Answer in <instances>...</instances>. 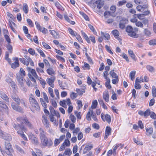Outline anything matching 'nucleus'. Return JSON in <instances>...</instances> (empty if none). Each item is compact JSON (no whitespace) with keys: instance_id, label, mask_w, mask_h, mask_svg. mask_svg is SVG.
I'll use <instances>...</instances> for the list:
<instances>
[{"instance_id":"nucleus-9","label":"nucleus","mask_w":156,"mask_h":156,"mask_svg":"<svg viewBox=\"0 0 156 156\" xmlns=\"http://www.w3.org/2000/svg\"><path fill=\"white\" fill-rule=\"evenodd\" d=\"M75 126L74 123L70 124L69 126V129L72 131V133L74 135H76L78 134L80 131V128L77 127L75 128Z\"/></svg>"},{"instance_id":"nucleus-18","label":"nucleus","mask_w":156,"mask_h":156,"mask_svg":"<svg viewBox=\"0 0 156 156\" xmlns=\"http://www.w3.org/2000/svg\"><path fill=\"white\" fill-rule=\"evenodd\" d=\"M65 135H63L60 136L59 139L56 138L55 140L54 145L55 147L58 146L65 138Z\"/></svg>"},{"instance_id":"nucleus-22","label":"nucleus","mask_w":156,"mask_h":156,"mask_svg":"<svg viewBox=\"0 0 156 156\" xmlns=\"http://www.w3.org/2000/svg\"><path fill=\"white\" fill-rule=\"evenodd\" d=\"M11 107L14 110L19 112H21L23 110L21 107L17 105L14 102L12 103Z\"/></svg>"},{"instance_id":"nucleus-17","label":"nucleus","mask_w":156,"mask_h":156,"mask_svg":"<svg viewBox=\"0 0 156 156\" xmlns=\"http://www.w3.org/2000/svg\"><path fill=\"white\" fill-rule=\"evenodd\" d=\"M102 97L104 100L107 103L109 102V92L108 90H106L104 91L102 94Z\"/></svg>"},{"instance_id":"nucleus-45","label":"nucleus","mask_w":156,"mask_h":156,"mask_svg":"<svg viewBox=\"0 0 156 156\" xmlns=\"http://www.w3.org/2000/svg\"><path fill=\"white\" fill-rule=\"evenodd\" d=\"M72 154V151L69 148L66 149L63 154V155L70 156Z\"/></svg>"},{"instance_id":"nucleus-35","label":"nucleus","mask_w":156,"mask_h":156,"mask_svg":"<svg viewBox=\"0 0 156 156\" xmlns=\"http://www.w3.org/2000/svg\"><path fill=\"white\" fill-rule=\"evenodd\" d=\"M144 35L147 37H150L151 34V31L147 28H145L144 29Z\"/></svg>"},{"instance_id":"nucleus-12","label":"nucleus","mask_w":156,"mask_h":156,"mask_svg":"<svg viewBox=\"0 0 156 156\" xmlns=\"http://www.w3.org/2000/svg\"><path fill=\"white\" fill-rule=\"evenodd\" d=\"M16 79L19 83V84L21 87H23L24 84L25 83V80H23L24 77L21 74L17 73L16 74Z\"/></svg>"},{"instance_id":"nucleus-2","label":"nucleus","mask_w":156,"mask_h":156,"mask_svg":"<svg viewBox=\"0 0 156 156\" xmlns=\"http://www.w3.org/2000/svg\"><path fill=\"white\" fill-rule=\"evenodd\" d=\"M13 126L16 130H17V133L19 134L25 140H27V139L24 134L23 131H25L26 129L23 125H20L14 123Z\"/></svg>"},{"instance_id":"nucleus-36","label":"nucleus","mask_w":156,"mask_h":156,"mask_svg":"<svg viewBox=\"0 0 156 156\" xmlns=\"http://www.w3.org/2000/svg\"><path fill=\"white\" fill-rule=\"evenodd\" d=\"M55 79V76H53L49 78V85L52 87H54V82Z\"/></svg>"},{"instance_id":"nucleus-31","label":"nucleus","mask_w":156,"mask_h":156,"mask_svg":"<svg viewBox=\"0 0 156 156\" xmlns=\"http://www.w3.org/2000/svg\"><path fill=\"white\" fill-rule=\"evenodd\" d=\"M0 97L8 103H9V98L7 95L3 92L0 93Z\"/></svg>"},{"instance_id":"nucleus-11","label":"nucleus","mask_w":156,"mask_h":156,"mask_svg":"<svg viewBox=\"0 0 156 156\" xmlns=\"http://www.w3.org/2000/svg\"><path fill=\"white\" fill-rule=\"evenodd\" d=\"M70 145V143L69 140L66 139L64 142L62 144L59 149V151H61L64 150L66 147H69Z\"/></svg>"},{"instance_id":"nucleus-62","label":"nucleus","mask_w":156,"mask_h":156,"mask_svg":"<svg viewBox=\"0 0 156 156\" xmlns=\"http://www.w3.org/2000/svg\"><path fill=\"white\" fill-rule=\"evenodd\" d=\"M148 43L150 45L154 46L156 45V39H154L150 40Z\"/></svg>"},{"instance_id":"nucleus-52","label":"nucleus","mask_w":156,"mask_h":156,"mask_svg":"<svg viewBox=\"0 0 156 156\" xmlns=\"http://www.w3.org/2000/svg\"><path fill=\"white\" fill-rule=\"evenodd\" d=\"M30 138L32 140L33 143L36 144L38 143V142L37 139L34 135H32L30 136Z\"/></svg>"},{"instance_id":"nucleus-10","label":"nucleus","mask_w":156,"mask_h":156,"mask_svg":"<svg viewBox=\"0 0 156 156\" xmlns=\"http://www.w3.org/2000/svg\"><path fill=\"white\" fill-rule=\"evenodd\" d=\"M60 105L65 108H67V105L72 104L70 98H67L66 99L60 101L59 102Z\"/></svg>"},{"instance_id":"nucleus-29","label":"nucleus","mask_w":156,"mask_h":156,"mask_svg":"<svg viewBox=\"0 0 156 156\" xmlns=\"http://www.w3.org/2000/svg\"><path fill=\"white\" fill-rule=\"evenodd\" d=\"M49 61L50 62V64H49V66H50L52 68L55 67L57 64L56 63V60L55 58H49Z\"/></svg>"},{"instance_id":"nucleus-47","label":"nucleus","mask_w":156,"mask_h":156,"mask_svg":"<svg viewBox=\"0 0 156 156\" xmlns=\"http://www.w3.org/2000/svg\"><path fill=\"white\" fill-rule=\"evenodd\" d=\"M80 14L83 16L85 20L87 21H89L90 19L87 15L83 12L80 11L79 12Z\"/></svg>"},{"instance_id":"nucleus-13","label":"nucleus","mask_w":156,"mask_h":156,"mask_svg":"<svg viewBox=\"0 0 156 156\" xmlns=\"http://www.w3.org/2000/svg\"><path fill=\"white\" fill-rule=\"evenodd\" d=\"M151 113V110L150 108H148L144 112L142 110H139L138 111V114L141 116H144V118H147L150 115Z\"/></svg>"},{"instance_id":"nucleus-40","label":"nucleus","mask_w":156,"mask_h":156,"mask_svg":"<svg viewBox=\"0 0 156 156\" xmlns=\"http://www.w3.org/2000/svg\"><path fill=\"white\" fill-rule=\"evenodd\" d=\"M146 68L147 70L150 72L152 73L154 72L155 71L154 67L150 65H147Z\"/></svg>"},{"instance_id":"nucleus-50","label":"nucleus","mask_w":156,"mask_h":156,"mask_svg":"<svg viewBox=\"0 0 156 156\" xmlns=\"http://www.w3.org/2000/svg\"><path fill=\"white\" fill-rule=\"evenodd\" d=\"M23 10L25 14L28 13L29 9L26 3H24L23 5Z\"/></svg>"},{"instance_id":"nucleus-19","label":"nucleus","mask_w":156,"mask_h":156,"mask_svg":"<svg viewBox=\"0 0 156 156\" xmlns=\"http://www.w3.org/2000/svg\"><path fill=\"white\" fill-rule=\"evenodd\" d=\"M112 129L109 127L107 126L105 129V135L104 137L105 140H106L108 137L109 135L111 134Z\"/></svg>"},{"instance_id":"nucleus-24","label":"nucleus","mask_w":156,"mask_h":156,"mask_svg":"<svg viewBox=\"0 0 156 156\" xmlns=\"http://www.w3.org/2000/svg\"><path fill=\"white\" fill-rule=\"evenodd\" d=\"M35 24L37 29L41 32H42L44 34L46 33V32H47V30L44 27L42 28L39 23L37 22H35Z\"/></svg>"},{"instance_id":"nucleus-30","label":"nucleus","mask_w":156,"mask_h":156,"mask_svg":"<svg viewBox=\"0 0 156 156\" xmlns=\"http://www.w3.org/2000/svg\"><path fill=\"white\" fill-rule=\"evenodd\" d=\"M101 35L102 37H104L106 39L109 40L110 39V36L109 34L106 32L101 31Z\"/></svg>"},{"instance_id":"nucleus-7","label":"nucleus","mask_w":156,"mask_h":156,"mask_svg":"<svg viewBox=\"0 0 156 156\" xmlns=\"http://www.w3.org/2000/svg\"><path fill=\"white\" fill-rule=\"evenodd\" d=\"M39 131L42 144L44 146H46L48 144V140L46 137L45 133L42 128H40Z\"/></svg>"},{"instance_id":"nucleus-46","label":"nucleus","mask_w":156,"mask_h":156,"mask_svg":"<svg viewBox=\"0 0 156 156\" xmlns=\"http://www.w3.org/2000/svg\"><path fill=\"white\" fill-rule=\"evenodd\" d=\"M136 73V71L135 70L132 71L130 73L129 76L131 80L132 81L134 80Z\"/></svg>"},{"instance_id":"nucleus-58","label":"nucleus","mask_w":156,"mask_h":156,"mask_svg":"<svg viewBox=\"0 0 156 156\" xmlns=\"http://www.w3.org/2000/svg\"><path fill=\"white\" fill-rule=\"evenodd\" d=\"M29 101L31 105L32 106H33V105L35 104L37 101L35 100V99L33 98L30 97L29 98Z\"/></svg>"},{"instance_id":"nucleus-56","label":"nucleus","mask_w":156,"mask_h":156,"mask_svg":"<svg viewBox=\"0 0 156 156\" xmlns=\"http://www.w3.org/2000/svg\"><path fill=\"white\" fill-rule=\"evenodd\" d=\"M127 2L126 0H122V1H119L117 4V6L119 7L121 6L125 5Z\"/></svg>"},{"instance_id":"nucleus-21","label":"nucleus","mask_w":156,"mask_h":156,"mask_svg":"<svg viewBox=\"0 0 156 156\" xmlns=\"http://www.w3.org/2000/svg\"><path fill=\"white\" fill-rule=\"evenodd\" d=\"M12 60L15 61V62L11 64V67L13 69H15L19 66V58L17 57L13 58Z\"/></svg>"},{"instance_id":"nucleus-54","label":"nucleus","mask_w":156,"mask_h":156,"mask_svg":"<svg viewBox=\"0 0 156 156\" xmlns=\"http://www.w3.org/2000/svg\"><path fill=\"white\" fill-rule=\"evenodd\" d=\"M69 118L71 122L73 123H74L76 122V119L74 115L72 114H70Z\"/></svg>"},{"instance_id":"nucleus-33","label":"nucleus","mask_w":156,"mask_h":156,"mask_svg":"<svg viewBox=\"0 0 156 156\" xmlns=\"http://www.w3.org/2000/svg\"><path fill=\"white\" fill-rule=\"evenodd\" d=\"M94 3L97 5V8L99 9L101 8L103 5V3L101 1V0H97Z\"/></svg>"},{"instance_id":"nucleus-37","label":"nucleus","mask_w":156,"mask_h":156,"mask_svg":"<svg viewBox=\"0 0 156 156\" xmlns=\"http://www.w3.org/2000/svg\"><path fill=\"white\" fill-rule=\"evenodd\" d=\"M50 34L54 38H57L59 37V34L56 31L54 30H49Z\"/></svg>"},{"instance_id":"nucleus-43","label":"nucleus","mask_w":156,"mask_h":156,"mask_svg":"<svg viewBox=\"0 0 156 156\" xmlns=\"http://www.w3.org/2000/svg\"><path fill=\"white\" fill-rule=\"evenodd\" d=\"M74 113L77 119L80 120L81 119L82 115L81 112H78L77 111H75L74 112Z\"/></svg>"},{"instance_id":"nucleus-20","label":"nucleus","mask_w":156,"mask_h":156,"mask_svg":"<svg viewBox=\"0 0 156 156\" xmlns=\"http://www.w3.org/2000/svg\"><path fill=\"white\" fill-rule=\"evenodd\" d=\"M27 69L29 72H30L32 74V75L35 78V79H38V80H40V79L39 78V77L37 75L34 69H32L31 68L28 67L27 68Z\"/></svg>"},{"instance_id":"nucleus-41","label":"nucleus","mask_w":156,"mask_h":156,"mask_svg":"<svg viewBox=\"0 0 156 156\" xmlns=\"http://www.w3.org/2000/svg\"><path fill=\"white\" fill-rule=\"evenodd\" d=\"M109 74L113 78H119L118 76L115 72V71L114 69L111 70L109 72Z\"/></svg>"},{"instance_id":"nucleus-55","label":"nucleus","mask_w":156,"mask_h":156,"mask_svg":"<svg viewBox=\"0 0 156 156\" xmlns=\"http://www.w3.org/2000/svg\"><path fill=\"white\" fill-rule=\"evenodd\" d=\"M77 105L78 109L79 110L82 108L83 106V104L82 101L80 100H78L76 102Z\"/></svg>"},{"instance_id":"nucleus-16","label":"nucleus","mask_w":156,"mask_h":156,"mask_svg":"<svg viewBox=\"0 0 156 156\" xmlns=\"http://www.w3.org/2000/svg\"><path fill=\"white\" fill-rule=\"evenodd\" d=\"M112 33L113 35L115 38L117 39L119 42H121L122 39L119 36V31L117 30H115L112 31Z\"/></svg>"},{"instance_id":"nucleus-23","label":"nucleus","mask_w":156,"mask_h":156,"mask_svg":"<svg viewBox=\"0 0 156 156\" xmlns=\"http://www.w3.org/2000/svg\"><path fill=\"white\" fill-rule=\"evenodd\" d=\"M45 115H43L42 116V122L43 124L44 125V126L47 128L49 127V122H48L47 118V116Z\"/></svg>"},{"instance_id":"nucleus-6","label":"nucleus","mask_w":156,"mask_h":156,"mask_svg":"<svg viewBox=\"0 0 156 156\" xmlns=\"http://www.w3.org/2000/svg\"><path fill=\"white\" fill-rule=\"evenodd\" d=\"M17 120L18 122H19L20 125H23L24 122L29 128L32 129L33 128L32 125L29 121L28 119L26 118H23L21 117H20L17 119Z\"/></svg>"},{"instance_id":"nucleus-27","label":"nucleus","mask_w":156,"mask_h":156,"mask_svg":"<svg viewBox=\"0 0 156 156\" xmlns=\"http://www.w3.org/2000/svg\"><path fill=\"white\" fill-rule=\"evenodd\" d=\"M146 134L147 136H150L152 134L153 132V128L152 127H146Z\"/></svg>"},{"instance_id":"nucleus-34","label":"nucleus","mask_w":156,"mask_h":156,"mask_svg":"<svg viewBox=\"0 0 156 156\" xmlns=\"http://www.w3.org/2000/svg\"><path fill=\"white\" fill-rule=\"evenodd\" d=\"M51 114L52 116H58L59 113L58 112H56L54 108L51 107H49Z\"/></svg>"},{"instance_id":"nucleus-59","label":"nucleus","mask_w":156,"mask_h":156,"mask_svg":"<svg viewBox=\"0 0 156 156\" xmlns=\"http://www.w3.org/2000/svg\"><path fill=\"white\" fill-rule=\"evenodd\" d=\"M136 14H134L133 15V18H132L130 20V21L133 23H136L137 21V17L136 16Z\"/></svg>"},{"instance_id":"nucleus-63","label":"nucleus","mask_w":156,"mask_h":156,"mask_svg":"<svg viewBox=\"0 0 156 156\" xmlns=\"http://www.w3.org/2000/svg\"><path fill=\"white\" fill-rule=\"evenodd\" d=\"M110 12L114 13L116 10V7L115 5H112L110 7Z\"/></svg>"},{"instance_id":"nucleus-15","label":"nucleus","mask_w":156,"mask_h":156,"mask_svg":"<svg viewBox=\"0 0 156 156\" xmlns=\"http://www.w3.org/2000/svg\"><path fill=\"white\" fill-rule=\"evenodd\" d=\"M0 134L2 138L4 140L10 141L12 139L11 136L9 134L2 131L0 132Z\"/></svg>"},{"instance_id":"nucleus-28","label":"nucleus","mask_w":156,"mask_h":156,"mask_svg":"<svg viewBox=\"0 0 156 156\" xmlns=\"http://www.w3.org/2000/svg\"><path fill=\"white\" fill-rule=\"evenodd\" d=\"M98 101L99 105L102 107L103 109L106 110H107L108 109V108L107 106L102 99H98Z\"/></svg>"},{"instance_id":"nucleus-51","label":"nucleus","mask_w":156,"mask_h":156,"mask_svg":"<svg viewBox=\"0 0 156 156\" xmlns=\"http://www.w3.org/2000/svg\"><path fill=\"white\" fill-rule=\"evenodd\" d=\"M78 94L73 92H71L70 93V98L72 100H74L78 96Z\"/></svg>"},{"instance_id":"nucleus-4","label":"nucleus","mask_w":156,"mask_h":156,"mask_svg":"<svg viewBox=\"0 0 156 156\" xmlns=\"http://www.w3.org/2000/svg\"><path fill=\"white\" fill-rule=\"evenodd\" d=\"M134 30L135 31H133V28L130 26H127L126 28V31L128 33L129 35L132 37L137 38L138 37V35L136 33V32L138 31V29L135 28Z\"/></svg>"},{"instance_id":"nucleus-57","label":"nucleus","mask_w":156,"mask_h":156,"mask_svg":"<svg viewBox=\"0 0 156 156\" xmlns=\"http://www.w3.org/2000/svg\"><path fill=\"white\" fill-rule=\"evenodd\" d=\"M68 30L69 33L73 37H74L75 36V34L76 33V32H74L73 30L71 28L69 27L68 28Z\"/></svg>"},{"instance_id":"nucleus-1","label":"nucleus","mask_w":156,"mask_h":156,"mask_svg":"<svg viewBox=\"0 0 156 156\" xmlns=\"http://www.w3.org/2000/svg\"><path fill=\"white\" fill-rule=\"evenodd\" d=\"M98 105V102L97 100H93L92 103L90 107L89 108V111L86 115V119L88 121L91 120V117L93 120L96 122L98 121V120L97 116L93 111V109H96Z\"/></svg>"},{"instance_id":"nucleus-3","label":"nucleus","mask_w":156,"mask_h":156,"mask_svg":"<svg viewBox=\"0 0 156 156\" xmlns=\"http://www.w3.org/2000/svg\"><path fill=\"white\" fill-rule=\"evenodd\" d=\"M87 83L89 85H91V86L95 91H96L98 90V89L95 87L96 84L98 85H100L101 84L100 81L98 79L97 77L96 78L95 81L92 82V80L89 76L87 77Z\"/></svg>"},{"instance_id":"nucleus-8","label":"nucleus","mask_w":156,"mask_h":156,"mask_svg":"<svg viewBox=\"0 0 156 156\" xmlns=\"http://www.w3.org/2000/svg\"><path fill=\"white\" fill-rule=\"evenodd\" d=\"M101 117L102 121L104 122H106L108 124H110L111 122V117L108 114H105L103 112H102L101 115Z\"/></svg>"},{"instance_id":"nucleus-39","label":"nucleus","mask_w":156,"mask_h":156,"mask_svg":"<svg viewBox=\"0 0 156 156\" xmlns=\"http://www.w3.org/2000/svg\"><path fill=\"white\" fill-rule=\"evenodd\" d=\"M64 17L65 20L70 24L74 25L75 24V22L74 21H71L67 15H64Z\"/></svg>"},{"instance_id":"nucleus-14","label":"nucleus","mask_w":156,"mask_h":156,"mask_svg":"<svg viewBox=\"0 0 156 156\" xmlns=\"http://www.w3.org/2000/svg\"><path fill=\"white\" fill-rule=\"evenodd\" d=\"M81 89L78 88H76V91L78 95L82 96L83 93L85 92L86 89V86L85 84H83L81 86Z\"/></svg>"},{"instance_id":"nucleus-49","label":"nucleus","mask_w":156,"mask_h":156,"mask_svg":"<svg viewBox=\"0 0 156 156\" xmlns=\"http://www.w3.org/2000/svg\"><path fill=\"white\" fill-rule=\"evenodd\" d=\"M109 73L107 71H104L103 72V76L105 80L106 81L110 80V79L108 77Z\"/></svg>"},{"instance_id":"nucleus-5","label":"nucleus","mask_w":156,"mask_h":156,"mask_svg":"<svg viewBox=\"0 0 156 156\" xmlns=\"http://www.w3.org/2000/svg\"><path fill=\"white\" fill-rule=\"evenodd\" d=\"M81 33L83 37L88 44H90L91 42L94 44L96 43L95 37L93 35H91L88 37L87 34L83 30H82L81 31Z\"/></svg>"},{"instance_id":"nucleus-64","label":"nucleus","mask_w":156,"mask_h":156,"mask_svg":"<svg viewBox=\"0 0 156 156\" xmlns=\"http://www.w3.org/2000/svg\"><path fill=\"white\" fill-rule=\"evenodd\" d=\"M5 143L6 150L10 149L12 150V146L11 144L6 142H5Z\"/></svg>"},{"instance_id":"nucleus-32","label":"nucleus","mask_w":156,"mask_h":156,"mask_svg":"<svg viewBox=\"0 0 156 156\" xmlns=\"http://www.w3.org/2000/svg\"><path fill=\"white\" fill-rule=\"evenodd\" d=\"M88 26L93 34L95 35L98 36V33L94 27L90 24H89Z\"/></svg>"},{"instance_id":"nucleus-25","label":"nucleus","mask_w":156,"mask_h":156,"mask_svg":"<svg viewBox=\"0 0 156 156\" xmlns=\"http://www.w3.org/2000/svg\"><path fill=\"white\" fill-rule=\"evenodd\" d=\"M12 98L15 101L18 105H19L21 103V100L15 94H13L11 96Z\"/></svg>"},{"instance_id":"nucleus-61","label":"nucleus","mask_w":156,"mask_h":156,"mask_svg":"<svg viewBox=\"0 0 156 156\" xmlns=\"http://www.w3.org/2000/svg\"><path fill=\"white\" fill-rule=\"evenodd\" d=\"M134 87L136 89H140L141 88V87L139 83L137 82V80H135Z\"/></svg>"},{"instance_id":"nucleus-44","label":"nucleus","mask_w":156,"mask_h":156,"mask_svg":"<svg viewBox=\"0 0 156 156\" xmlns=\"http://www.w3.org/2000/svg\"><path fill=\"white\" fill-rule=\"evenodd\" d=\"M120 145H121V144H117L114 146L113 150V154L114 155H116V150Z\"/></svg>"},{"instance_id":"nucleus-38","label":"nucleus","mask_w":156,"mask_h":156,"mask_svg":"<svg viewBox=\"0 0 156 156\" xmlns=\"http://www.w3.org/2000/svg\"><path fill=\"white\" fill-rule=\"evenodd\" d=\"M55 4L57 9L59 10L62 11H63L64 10V8L58 2H55Z\"/></svg>"},{"instance_id":"nucleus-48","label":"nucleus","mask_w":156,"mask_h":156,"mask_svg":"<svg viewBox=\"0 0 156 156\" xmlns=\"http://www.w3.org/2000/svg\"><path fill=\"white\" fill-rule=\"evenodd\" d=\"M75 35V36L74 37H76V39L80 43H83V40L80 34L76 33Z\"/></svg>"},{"instance_id":"nucleus-42","label":"nucleus","mask_w":156,"mask_h":156,"mask_svg":"<svg viewBox=\"0 0 156 156\" xmlns=\"http://www.w3.org/2000/svg\"><path fill=\"white\" fill-rule=\"evenodd\" d=\"M147 8V6L145 5L143 6L141 5H138L136 7L137 10L139 12H141L144 10L145 9Z\"/></svg>"},{"instance_id":"nucleus-26","label":"nucleus","mask_w":156,"mask_h":156,"mask_svg":"<svg viewBox=\"0 0 156 156\" xmlns=\"http://www.w3.org/2000/svg\"><path fill=\"white\" fill-rule=\"evenodd\" d=\"M93 145L91 144H87L83 150V153L85 154L89 152L93 148Z\"/></svg>"},{"instance_id":"nucleus-53","label":"nucleus","mask_w":156,"mask_h":156,"mask_svg":"<svg viewBox=\"0 0 156 156\" xmlns=\"http://www.w3.org/2000/svg\"><path fill=\"white\" fill-rule=\"evenodd\" d=\"M152 94L153 98L156 97V88L154 86L152 87Z\"/></svg>"},{"instance_id":"nucleus-60","label":"nucleus","mask_w":156,"mask_h":156,"mask_svg":"<svg viewBox=\"0 0 156 156\" xmlns=\"http://www.w3.org/2000/svg\"><path fill=\"white\" fill-rule=\"evenodd\" d=\"M110 80L106 81V82H105V85L106 88L108 89H110L112 88V86L110 84Z\"/></svg>"}]
</instances>
